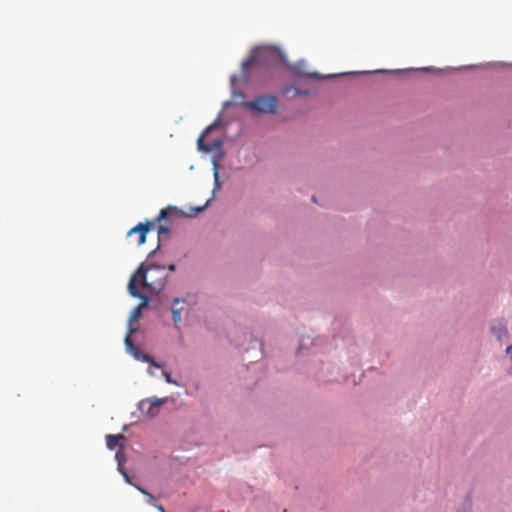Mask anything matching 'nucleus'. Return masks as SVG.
<instances>
[{"instance_id": "1", "label": "nucleus", "mask_w": 512, "mask_h": 512, "mask_svg": "<svg viewBox=\"0 0 512 512\" xmlns=\"http://www.w3.org/2000/svg\"><path fill=\"white\" fill-rule=\"evenodd\" d=\"M167 273L164 267L157 265L142 264L133 274L131 279L135 278V285L141 284L153 294H158L165 286L167 281Z\"/></svg>"}, {"instance_id": "2", "label": "nucleus", "mask_w": 512, "mask_h": 512, "mask_svg": "<svg viewBox=\"0 0 512 512\" xmlns=\"http://www.w3.org/2000/svg\"><path fill=\"white\" fill-rule=\"evenodd\" d=\"M246 105L256 112L273 114L277 110V98L273 95L259 96Z\"/></svg>"}, {"instance_id": "3", "label": "nucleus", "mask_w": 512, "mask_h": 512, "mask_svg": "<svg viewBox=\"0 0 512 512\" xmlns=\"http://www.w3.org/2000/svg\"><path fill=\"white\" fill-rule=\"evenodd\" d=\"M128 291L131 296H133L135 298H139L141 300V303L139 304V306L136 307L131 313V320L136 321L140 318L142 309L148 306L149 298L146 295L141 294L138 291V288L135 285V278L130 279L129 284H128Z\"/></svg>"}, {"instance_id": "4", "label": "nucleus", "mask_w": 512, "mask_h": 512, "mask_svg": "<svg viewBox=\"0 0 512 512\" xmlns=\"http://www.w3.org/2000/svg\"><path fill=\"white\" fill-rule=\"evenodd\" d=\"M271 54L272 51L266 48L255 49L252 52L251 56L242 63L243 73H246L247 70L252 66L265 63Z\"/></svg>"}, {"instance_id": "5", "label": "nucleus", "mask_w": 512, "mask_h": 512, "mask_svg": "<svg viewBox=\"0 0 512 512\" xmlns=\"http://www.w3.org/2000/svg\"><path fill=\"white\" fill-rule=\"evenodd\" d=\"M163 403L164 400L159 398L145 399L139 403V409L144 415L153 418L158 415Z\"/></svg>"}, {"instance_id": "6", "label": "nucleus", "mask_w": 512, "mask_h": 512, "mask_svg": "<svg viewBox=\"0 0 512 512\" xmlns=\"http://www.w3.org/2000/svg\"><path fill=\"white\" fill-rule=\"evenodd\" d=\"M151 226H152V223H150V222L139 223L138 225H136L135 227H133L132 229H130L128 231L127 237L131 238L132 236L137 235L136 244L138 246H140V245L145 243L146 235H147V233H148V231H149Z\"/></svg>"}, {"instance_id": "7", "label": "nucleus", "mask_w": 512, "mask_h": 512, "mask_svg": "<svg viewBox=\"0 0 512 512\" xmlns=\"http://www.w3.org/2000/svg\"><path fill=\"white\" fill-rule=\"evenodd\" d=\"M216 126V123L208 126L204 132L201 134V136L198 138L197 145L198 149L204 152H212L213 150L219 148L221 146V142L217 141L214 142L211 145H207L204 143V137Z\"/></svg>"}, {"instance_id": "8", "label": "nucleus", "mask_w": 512, "mask_h": 512, "mask_svg": "<svg viewBox=\"0 0 512 512\" xmlns=\"http://www.w3.org/2000/svg\"><path fill=\"white\" fill-rule=\"evenodd\" d=\"M180 303H184V300L180 298H174L173 304L171 307L172 319L175 325H178L181 322V313L183 311V307H178L177 305Z\"/></svg>"}, {"instance_id": "9", "label": "nucleus", "mask_w": 512, "mask_h": 512, "mask_svg": "<svg viewBox=\"0 0 512 512\" xmlns=\"http://www.w3.org/2000/svg\"><path fill=\"white\" fill-rule=\"evenodd\" d=\"M181 215V211L178 208L173 206H168L165 209H162L157 217V220L160 222L162 220L167 219L168 217L175 216L178 217Z\"/></svg>"}, {"instance_id": "10", "label": "nucleus", "mask_w": 512, "mask_h": 512, "mask_svg": "<svg viewBox=\"0 0 512 512\" xmlns=\"http://www.w3.org/2000/svg\"><path fill=\"white\" fill-rule=\"evenodd\" d=\"M123 439H124L123 434H116V435L109 434L106 436V445L110 450H113L118 446L119 441L123 440Z\"/></svg>"}, {"instance_id": "11", "label": "nucleus", "mask_w": 512, "mask_h": 512, "mask_svg": "<svg viewBox=\"0 0 512 512\" xmlns=\"http://www.w3.org/2000/svg\"><path fill=\"white\" fill-rule=\"evenodd\" d=\"M491 330L498 340H502L503 338L507 337V330L503 325L493 326Z\"/></svg>"}, {"instance_id": "12", "label": "nucleus", "mask_w": 512, "mask_h": 512, "mask_svg": "<svg viewBox=\"0 0 512 512\" xmlns=\"http://www.w3.org/2000/svg\"><path fill=\"white\" fill-rule=\"evenodd\" d=\"M127 348L133 353L136 359H140V350L134 345L130 335L125 338Z\"/></svg>"}, {"instance_id": "13", "label": "nucleus", "mask_w": 512, "mask_h": 512, "mask_svg": "<svg viewBox=\"0 0 512 512\" xmlns=\"http://www.w3.org/2000/svg\"><path fill=\"white\" fill-rule=\"evenodd\" d=\"M139 360H141V361H143V362L150 363L152 366H154V367H156V368H159V369H160V368H162V365H161V364H159L158 362H156V361L154 360V358H153V357H151L150 355H147V354H145V355H144V354H142V353L140 352V359H139Z\"/></svg>"}, {"instance_id": "14", "label": "nucleus", "mask_w": 512, "mask_h": 512, "mask_svg": "<svg viewBox=\"0 0 512 512\" xmlns=\"http://www.w3.org/2000/svg\"><path fill=\"white\" fill-rule=\"evenodd\" d=\"M134 486H135V487H136V488H137V489H138L142 494H144L145 496H147V497H148V499H149V503H153V501L155 500V497H154L151 493L147 492L146 490H144L143 488H141V487H140V486H138V485H134Z\"/></svg>"}, {"instance_id": "15", "label": "nucleus", "mask_w": 512, "mask_h": 512, "mask_svg": "<svg viewBox=\"0 0 512 512\" xmlns=\"http://www.w3.org/2000/svg\"><path fill=\"white\" fill-rule=\"evenodd\" d=\"M163 375H164L167 383L179 386V383L177 381H175L174 379H172L171 374L169 372L163 371Z\"/></svg>"}, {"instance_id": "16", "label": "nucleus", "mask_w": 512, "mask_h": 512, "mask_svg": "<svg viewBox=\"0 0 512 512\" xmlns=\"http://www.w3.org/2000/svg\"><path fill=\"white\" fill-rule=\"evenodd\" d=\"M116 459L118 461V468H122V463L124 461V453L122 450H119L117 453H116Z\"/></svg>"}, {"instance_id": "17", "label": "nucleus", "mask_w": 512, "mask_h": 512, "mask_svg": "<svg viewBox=\"0 0 512 512\" xmlns=\"http://www.w3.org/2000/svg\"><path fill=\"white\" fill-rule=\"evenodd\" d=\"M120 473L122 474V476L124 477L125 481L131 485H134L131 481V478L129 476V474L127 473L126 470H124L123 468H120L119 469Z\"/></svg>"}, {"instance_id": "18", "label": "nucleus", "mask_w": 512, "mask_h": 512, "mask_svg": "<svg viewBox=\"0 0 512 512\" xmlns=\"http://www.w3.org/2000/svg\"><path fill=\"white\" fill-rule=\"evenodd\" d=\"M169 232H170V230L166 226L160 225L158 227V234H159V236L167 235V234H169Z\"/></svg>"}, {"instance_id": "19", "label": "nucleus", "mask_w": 512, "mask_h": 512, "mask_svg": "<svg viewBox=\"0 0 512 512\" xmlns=\"http://www.w3.org/2000/svg\"><path fill=\"white\" fill-rule=\"evenodd\" d=\"M156 507L159 512H166L165 508L162 505H157Z\"/></svg>"}, {"instance_id": "20", "label": "nucleus", "mask_w": 512, "mask_h": 512, "mask_svg": "<svg viewBox=\"0 0 512 512\" xmlns=\"http://www.w3.org/2000/svg\"><path fill=\"white\" fill-rule=\"evenodd\" d=\"M214 176H215L216 184L218 185V178H219V175H218V172H217V171H215Z\"/></svg>"}, {"instance_id": "21", "label": "nucleus", "mask_w": 512, "mask_h": 512, "mask_svg": "<svg viewBox=\"0 0 512 512\" xmlns=\"http://www.w3.org/2000/svg\"><path fill=\"white\" fill-rule=\"evenodd\" d=\"M175 269H176V267H175V265H174V264H172V265H170V266H169V270H171V271H175Z\"/></svg>"}, {"instance_id": "22", "label": "nucleus", "mask_w": 512, "mask_h": 512, "mask_svg": "<svg viewBox=\"0 0 512 512\" xmlns=\"http://www.w3.org/2000/svg\"><path fill=\"white\" fill-rule=\"evenodd\" d=\"M296 93L297 94H305V95L307 94V92H301L300 90H296Z\"/></svg>"}, {"instance_id": "23", "label": "nucleus", "mask_w": 512, "mask_h": 512, "mask_svg": "<svg viewBox=\"0 0 512 512\" xmlns=\"http://www.w3.org/2000/svg\"><path fill=\"white\" fill-rule=\"evenodd\" d=\"M310 77H312V78H317V77H318V75H317L316 73H314V74H311V75H310Z\"/></svg>"}, {"instance_id": "24", "label": "nucleus", "mask_w": 512, "mask_h": 512, "mask_svg": "<svg viewBox=\"0 0 512 512\" xmlns=\"http://www.w3.org/2000/svg\"><path fill=\"white\" fill-rule=\"evenodd\" d=\"M312 201H313V202H316V198H315V196H313V197H312Z\"/></svg>"}]
</instances>
